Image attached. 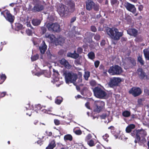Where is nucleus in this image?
I'll return each mask as SVG.
<instances>
[{"instance_id":"nucleus-1","label":"nucleus","mask_w":149,"mask_h":149,"mask_svg":"<svg viewBox=\"0 0 149 149\" xmlns=\"http://www.w3.org/2000/svg\"><path fill=\"white\" fill-rule=\"evenodd\" d=\"M107 34L113 39L118 40L123 35L122 32H119L116 28L111 29L107 28L106 30Z\"/></svg>"},{"instance_id":"nucleus-2","label":"nucleus","mask_w":149,"mask_h":149,"mask_svg":"<svg viewBox=\"0 0 149 149\" xmlns=\"http://www.w3.org/2000/svg\"><path fill=\"white\" fill-rule=\"evenodd\" d=\"M93 91L94 96L100 99H104L107 95V93L103 87H95Z\"/></svg>"},{"instance_id":"nucleus-3","label":"nucleus","mask_w":149,"mask_h":149,"mask_svg":"<svg viewBox=\"0 0 149 149\" xmlns=\"http://www.w3.org/2000/svg\"><path fill=\"white\" fill-rule=\"evenodd\" d=\"M64 74L67 84H68L70 82L73 83L74 85H76L74 82L77 78V75L76 74L70 72H65Z\"/></svg>"},{"instance_id":"nucleus-4","label":"nucleus","mask_w":149,"mask_h":149,"mask_svg":"<svg viewBox=\"0 0 149 149\" xmlns=\"http://www.w3.org/2000/svg\"><path fill=\"white\" fill-rule=\"evenodd\" d=\"M57 11L61 17L66 16L69 11L67 7L63 5H60L57 8Z\"/></svg>"},{"instance_id":"nucleus-5","label":"nucleus","mask_w":149,"mask_h":149,"mask_svg":"<svg viewBox=\"0 0 149 149\" xmlns=\"http://www.w3.org/2000/svg\"><path fill=\"white\" fill-rule=\"evenodd\" d=\"M109 72L111 75H118L121 73L123 70L118 65L111 67L109 70Z\"/></svg>"},{"instance_id":"nucleus-6","label":"nucleus","mask_w":149,"mask_h":149,"mask_svg":"<svg viewBox=\"0 0 149 149\" xmlns=\"http://www.w3.org/2000/svg\"><path fill=\"white\" fill-rule=\"evenodd\" d=\"M104 102L101 101H96L95 102L94 111L99 112L103 109L104 107Z\"/></svg>"},{"instance_id":"nucleus-7","label":"nucleus","mask_w":149,"mask_h":149,"mask_svg":"<svg viewBox=\"0 0 149 149\" xmlns=\"http://www.w3.org/2000/svg\"><path fill=\"white\" fill-rule=\"evenodd\" d=\"M132 134L133 136H136L137 139L139 140L140 136L142 137L145 136L147 135V133L143 130H135L133 133H132Z\"/></svg>"},{"instance_id":"nucleus-8","label":"nucleus","mask_w":149,"mask_h":149,"mask_svg":"<svg viewBox=\"0 0 149 149\" xmlns=\"http://www.w3.org/2000/svg\"><path fill=\"white\" fill-rule=\"evenodd\" d=\"M47 27L49 31L56 32L60 31V25L57 23H49L47 24Z\"/></svg>"},{"instance_id":"nucleus-9","label":"nucleus","mask_w":149,"mask_h":149,"mask_svg":"<svg viewBox=\"0 0 149 149\" xmlns=\"http://www.w3.org/2000/svg\"><path fill=\"white\" fill-rule=\"evenodd\" d=\"M1 14H3L6 19L9 22H12L14 19V17L12 16L10 12L8 10H6L3 12H1Z\"/></svg>"},{"instance_id":"nucleus-10","label":"nucleus","mask_w":149,"mask_h":149,"mask_svg":"<svg viewBox=\"0 0 149 149\" xmlns=\"http://www.w3.org/2000/svg\"><path fill=\"white\" fill-rule=\"evenodd\" d=\"M141 89L137 87H133L129 91V93L134 97L138 96L141 93Z\"/></svg>"},{"instance_id":"nucleus-11","label":"nucleus","mask_w":149,"mask_h":149,"mask_svg":"<svg viewBox=\"0 0 149 149\" xmlns=\"http://www.w3.org/2000/svg\"><path fill=\"white\" fill-rule=\"evenodd\" d=\"M121 80L120 78L118 77H113L110 79L109 85L111 87L117 86L120 82Z\"/></svg>"},{"instance_id":"nucleus-12","label":"nucleus","mask_w":149,"mask_h":149,"mask_svg":"<svg viewBox=\"0 0 149 149\" xmlns=\"http://www.w3.org/2000/svg\"><path fill=\"white\" fill-rule=\"evenodd\" d=\"M33 1L35 5L34 8V10L39 11L43 9V6L41 4L40 2L38 0H33Z\"/></svg>"},{"instance_id":"nucleus-13","label":"nucleus","mask_w":149,"mask_h":149,"mask_svg":"<svg viewBox=\"0 0 149 149\" xmlns=\"http://www.w3.org/2000/svg\"><path fill=\"white\" fill-rule=\"evenodd\" d=\"M35 106L36 108V109H35V111L38 110H40L43 113H48V112L49 111H52V108H50L47 110L45 109V106L41 107L40 104L36 105Z\"/></svg>"},{"instance_id":"nucleus-14","label":"nucleus","mask_w":149,"mask_h":149,"mask_svg":"<svg viewBox=\"0 0 149 149\" xmlns=\"http://www.w3.org/2000/svg\"><path fill=\"white\" fill-rule=\"evenodd\" d=\"M125 6L126 9L133 13H134L136 11V8L134 5L128 3H126Z\"/></svg>"},{"instance_id":"nucleus-15","label":"nucleus","mask_w":149,"mask_h":149,"mask_svg":"<svg viewBox=\"0 0 149 149\" xmlns=\"http://www.w3.org/2000/svg\"><path fill=\"white\" fill-rule=\"evenodd\" d=\"M120 131L119 130H118L115 134H114V136L116 139L118 138L123 140H126L127 139V137H126L123 134H120Z\"/></svg>"},{"instance_id":"nucleus-16","label":"nucleus","mask_w":149,"mask_h":149,"mask_svg":"<svg viewBox=\"0 0 149 149\" xmlns=\"http://www.w3.org/2000/svg\"><path fill=\"white\" fill-rule=\"evenodd\" d=\"M45 37L49 40L50 42L56 44V39L54 35L47 33L45 34Z\"/></svg>"},{"instance_id":"nucleus-17","label":"nucleus","mask_w":149,"mask_h":149,"mask_svg":"<svg viewBox=\"0 0 149 149\" xmlns=\"http://www.w3.org/2000/svg\"><path fill=\"white\" fill-rule=\"evenodd\" d=\"M127 33L130 36L136 37L138 33V31L134 29H130L127 30Z\"/></svg>"},{"instance_id":"nucleus-18","label":"nucleus","mask_w":149,"mask_h":149,"mask_svg":"<svg viewBox=\"0 0 149 149\" xmlns=\"http://www.w3.org/2000/svg\"><path fill=\"white\" fill-rule=\"evenodd\" d=\"M47 48V46L44 41H43L42 44L39 47V49L40 53L43 54L45 52Z\"/></svg>"},{"instance_id":"nucleus-19","label":"nucleus","mask_w":149,"mask_h":149,"mask_svg":"<svg viewBox=\"0 0 149 149\" xmlns=\"http://www.w3.org/2000/svg\"><path fill=\"white\" fill-rule=\"evenodd\" d=\"M94 6V3L92 1L88 0L86 2V8L89 10H91Z\"/></svg>"},{"instance_id":"nucleus-20","label":"nucleus","mask_w":149,"mask_h":149,"mask_svg":"<svg viewBox=\"0 0 149 149\" xmlns=\"http://www.w3.org/2000/svg\"><path fill=\"white\" fill-rule=\"evenodd\" d=\"M60 63L64 65L67 68L69 69L71 68V66L64 59H62L59 61Z\"/></svg>"},{"instance_id":"nucleus-21","label":"nucleus","mask_w":149,"mask_h":149,"mask_svg":"<svg viewBox=\"0 0 149 149\" xmlns=\"http://www.w3.org/2000/svg\"><path fill=\"white\" fill-rule=\"evenodd\" d=\"M101 117L102 119H107V121L106 120L104 121V122L106 123H108L110 122L111 120V118L110 117L108 116L106 114H103L101 116Z\"/></svg>"},{"instance_id":"nucleus-22","label":"nucleus","mask_w":149,"mask_h":149,"mask_svg":"<svg viewBox=\"0 0 149 149\" xmlns=\"http://www.w3.org/2000/svg\"><path fill=\"white\" fill-rule=\"evenodd\" d=\"M137 73L140 77L143 78L145 76V74L141 68H139L137 70Z\"/></svg>"},{"instance_id":"nucleus-23","label":"nucleus","mask_w":149,"mask_h":149,"mask_svg":"<svg viewBox=\"0 0 149 149\" xmlns=\"http://www.w3.org/2000/svg\"><path fill=\"white\" fill-rule=\"evenodd\" d=\"M135 127V125L133 124H131L128 126L126 129V132L127 133L130 132L132 130L134 129Z\"/></svg>"},{"instance_id":"nucleus-24","label":"nucleus","mask_w":149,"mask_h":149,"mask_svg":"<svg viewBox=\"0 0 149 149\" xmlns=\"http://www.w3.org/2000/svg\"><path fill=\"white\" fill-rule=\"evenodd\" d=\"M56 146L54 141H53L49 143V146L46 148V149H53Z\"/></svg>"},{"instance_id":"nucleus-25","label":"nucleus","mask_w":149,"mask_h":149,"mask_svg":"<svg viewBox=\"0 0 149 149\" xmlns=\"http://www.w3.org/2000/svg\"><path fill=\"white\" fill-rule=\"evenodd\" d=\"M144 54L146 59L149 60V49H146L143 50Z\"/></svg>"},{"instance_id":"nucleus-26","label":"nucleus","mask_w":149,"mask_h":149,"mask_svg":"<svg viewBox=\"0 0 149 149\" xmlns=\"http://www.w3.org/2000/svg\"><path fill=\"white\" fill-rule=\"evenodd\" d=\"M67 56L68 57L76 58L78 57L79 55L78 54L75 53L72 54L71 53H68L67 54Z\"/></svg>"},{"instance_id":"nucleus-27","label":"nucleus","mask_w":149,"mask_h":149,"mask_svg":"<svg viewBox=\"0 0 149 149\" xmlns=\"http://www.w3.org/2000/svg\"><path fill=\"white\" fill-rule=\"evenodd\" d=\"M40 22V20L37 19H33L32 21V23L34 26H37L39 25Z\"/></svg>"},{"instance_id":"nucleus-28","label":"nucleus","mask_w":149,"mask_h":149,"mask_svg":"<svg viewBox=\"0 0 149 149\" xmlns=\"http://www.w3.org/2000/svg\"><path fill=\"white\" fill-rule=\"evenodd\" d=\"M64 139L65 141L69 140L70 141H71L72 140V137L70 134H67L65 136Z\"/></svg>"},{"instance_id":"nucleus-29","label":"nucleus","mask_w":149,"mask_h":149,"mask_svg":"<svg viewBox=\"0 0 149 149\" xmlns=\"http://www.w3.org/2000/svg\"><path fill=\"white\" fill-rule=\"evenodd\" d=\"M64 39L62 37H60L57 39H56V45L57 43L59 44H61V43H63L64 42Z\"/></svg>"},{"instance_id":"nucleus-30","label":"nucleus","mask_w":149,"mask_h":149,"mask_svg":"<svg viewBox=\"0 0 149 149\" xmlns=\"http://www.w3.org/2000/svg\"><path fill=\"white\" fill-rule=\"evenodd\" d=\"M25 107L26 109V110H33L34 109L33 105H31L30 103H29L28 104H26Z\"/></svg>"},{"instance_id":"nucleus-31","label":"nucleus","mask_w":149,"mask_h":149,"mask_svg":"<svg viewBox=\"0 0 149 149\" xmlns=\"http://www.w3.org/2000/svg\"><path fill=\"white\" fill-rule=\"evenodd\" d=\"M63 100V98L62 97H57L55 99V102L56 104H60Z\"/></svg>"},{"instance_id":"nucleus-32","label":"nucleus","mask_w":149,"mask_h":149,"mask_svg":"<svg viewBox=\"0 0 149 149\" xmlns=\"http://www.w3.org/2000/svg\"><path fill=\"white\" fill-rule=\"evenodd\" d=\"M6 78V75L4 74L0 75V84H2L5 81Z\"/></svg>"},{"instance_id":"nucleus-33","label":"nucleus","mask_w":149,"mask_h":149,"mask_svg":"<svg viewBox=\"0 0 149 149\" xmlns=\"http://www.w3.org/2000/svg\"><path fill=\"white\" fill-rule=\"evenodd\" d=\"M67 5L70 7V8L72 9V11H73L74 9V4L72 1H70L68 3Z\"/></svg>"},{"instance_id":"nucleus-34","label":"nucleus","mask_w":149,"mask_h":149,"mask_svg":"<svg viewBox=\"0 0 149 149\" xmlns=\"http://www.w3.org/2000/svg\"><path fill=\"white\" fill-rule=\"evenodd\" d=\"M74 132L77 135H80L82 134V132L79 129H77L75 128L73 129Z\"/></svg>"},{"instance_id":"nucleus-35","label":"nucleus","mask_w":149,"mask_h":149,"mask_svg":"<svg viewBox=\"0 0 149 149\" xmlns=\"http://www.w3.org/2000/svg\"><path fill=\"white\" fill-rule=\"evenodd\" d=\"M130 112L127 111H125L123 112V115L125 117H128L130 116Z\"/></svg>"},{"instance_id":"nucleus-36","label":"nucleus","mask_w":149,"mask_h":149,"mask_svg":"<svg viewBox=\"0 0 149 149\" xmlns=\"http://www.w3.org/2000/svg\"><path fill=\"white\" fill-rule=\"evenodd\" d=\"M90 72H85L84 74V77L86 80L88 79V78L90 76Z\"/></svg>"},{"instance_id":"nucleus-37","label":"nucleus","mask_w":149,"mask_h":149,"mask_svg":"<svg viewBox=\"0 0 149 149\" xmlns=\"http://www.w3.org/2000/svg\"><path fill=\"white\" fill-rule=\"evenodd\" d=\"M88 144L90 146H94L95 143L93 139H91L89 141H88Z\"/></svg>"},{"instance_id":"nucleus-38","label":"nucleus","mask_w":149,"mask_h":149,"mask_svg":"<svg viewBox=\"0 0 149 149\" xmlns=\"http://www.w3.org/2000/svg\"><path fill=\"white\" fill-rule=\"evenodd\" d=\"M89 58L91 59H93L94 58L95 55L94 53L93 52L89 53L88 54Z\"/></svg>"},{"instance_id":"nucleus-39","label":"nucleus","mask_w":149,"mask_h":149,"mask_svg":"<svg viewBox=\"0 0 149 149\" xmlns=\"http://www.w3.org/2000/svg\"><path fill=\"white\" fill-rule=\"evenodd\" d=\"M38 58V55L36 54L35 55L32 56L31 57V59L32 61H34L37 60Z\"/></svg>"},{"instance_id":"nucleus-40","label":"nucleus","mask_w":149,"mask_h":149,"mask_svg":"<svg viewBox=\"0 0 149 149\" xmlns=\"http://www.w3.org/2000/svg\"><path fill=\"white\" fill-rule=\"evenodd\" d=\"M137 140L139 141V143H140V145H141L142 144H143L146 142V139L144 138H143L141 140H140V139L139 140H138L137 139Z\"/></svg>"},{"instance_id":"nucleus-41","label":"nucleus","mask_w":149,"mask_h":149,"mask_svg":"<svg viewBox=\"0 0 149 149\" xmlns=\"http://www.w3.org/2000/svg\"><path fill=\"white\" fill-rule=\"evenodd\" d=\"M138 60L141 64H143V61L142 60V56H139L138 58Z\"/></svg>"},{"instance_id":"nucleus-42","label":"nucleus","mask_w":149,"mask_h":149,"mask_svg":"<svg viewBox=\"0 0 149 149\" xmlns=\"http://www.w3.org/2000/svg\"><path fill=\"white\" fill-rule=\"evenodd\" d=\"M92 138V136L91 134H88L86 136L85 138V140L88 141Z\"/></svg>"},{"instance_id":"nucleus-43","label":"nucleus","mask_w":149,"mask_h":149,"mask_svg":"<svg viewBox=\"0 0 149 149\" xmlns=\"http://www.w3.org/2000/svg\"><path fill=\"white\" fill-rule=\"evenodd\" d=\"M109 137V136L107 134H106L102 136V137L104 139V140L106 141H108V140L107 139Z\"/></svg>"},{"instance_id":"nucleus-44","label":"nucleus","mask_w":149,"mask_h":149,"mask_svg":"<svg viewBox=\"0 0 149 149\" xmlns=\"http://www.w3.org/2000/svg\"><path fill=\"white\" fill-rule=\"evenodd\" d=\"M26 33L29 36L31 35L32 34V31L30 29L27 30H26Z\"/></svg>"},{"instance_id":"nucleus-45","label":"nucleus","mask_w":149,"mask_h":149,"mask_svg":"<svg viewBox=\"0 0 149 149\" xmlns=\"http://www.w3.org/2000/svg\"><path fill=\"white\" fill-rule=\"evenodd\" d=\"M16 26L17 28L18 29H21L22 27V25L19 24H18L16 25Z\"/></svg>"},{"instance_id":"nucleus-46","label":"nucleus","mask_w":149,"mask_h":149,"mask_svg":"<svg viewBox=\"0 0 149 149\" xmlns=\"http://www.w3.org/2000/svg\"><path fill=\"white\" fill-rule=\"evenodd\" d=\"M91 85L92 86H95L96 84V82L95 80H92L90 82Z\"/></svg>"},{"instance_id":"nucleus-47","label":"nucleus","mask_w":149,"mask_h":149,"mask_svg":"<svg viewBox=\"0 0 149 149\" xmlns=\"http://www.w3.org/2000/svg\"><path fill=\"white\" fill-rule=\"evenodd\" d=\"M100 38V36L98 34H96L95 35L94 38L97 40H99Z\"/></svg>"},{"instance_id":"nucleus-48","label":"nucleus","mask_w":149,"mask_h":149,"mask_svg":"<svg viewBox=\"0 0 149 149\" xmlns=\"http://www.w3.org/2000/svg\"><path fill=\"white\" fill-rule=\"evenodd\" d=\"M100 62L99 61H96L95 62V66L96 68H97L99 65Z\"/></svg>"},{"instance_id":"nucleus-49","label":"nucleus","mask_w":149,"mask_h":149,"mask_svg":"<svg viewBox=\"0 0 149 149\" xmlns=\"http://www.w3.org/2000/svg\"><path fill=\"white\" fill-rule=\"evenodd\" d=\"M54 123L56 125H58L60 123L59 120L56 119L54 120Z\"/></svg>"},{"instance_id":"nucleus-50","label":"nucleus","mask_w":149,"mask_h":149,"mask_svg":"<svg viewBox=\"0 0 149 149\" xmlns=\"http://www.w3.org/2000/svg\"><path fill=\"white\" fill-rule=\"evenodd\" d=\"M91 30L93 32H95L96 31L97 29L94 26H92L91 27Z\"/></svg>"},{"instance_id":"nucleus-51","label":"nucleus","mask_w":149,"mask_h":149,"mask_svg":"<svg viewBox=\"0 0 149 149\" xmlns=\"http://www.w3.org/2000/svg\"><path fill=\"white\" fill-rule=\"evenodd\" d=\"M144 91L146 95H149V90L147 88H145L144 89Z\"/></svg>"},{"instance_id":"nucleus-52","label":"nucleus","mask_w":149,"mask_h":149,"mask_svg":"<svg viewBox=\"0 0 149 149\" xmlns=\"http://www.w3.org/2000/svg\"><path fill=\"white\" fill-rule=\"evenodd\" d=\"M77 51L78 53H80L82 52V49L80 47H79L78 48Z\"/></svg>"},{"instance_id":"nucleus-53","label":"nucleus","mask_w":149,"mask_h":149,"mask_svg":"<svg viewBox=\"0 0 149 149\" xmlns=\"http://www.w3.org/2000/svg\"><path fill=\"white\" fill-rule=\"evenodd\" d=\"M6 92H2L0 93V97H3L6 95Z\"/></svg>"},{"instance_id":"nucleus-54","label":"nucleus","mask_w":149,"mask_h":149,"mask_svg":"<svg viewBox=\"0 0 149 149\" xmlns=\"http://www.w3.org/2000/svg\"><path fill=\"white\" fill-rule=\"evenodd\" d=\"M93 7H94V9L95 10H98V9H99L98 6H97V5H95L94 4V6Z\"/></svg>"},{"instance_id":"nucleus-55","label":"nucleus","mask_w":149,"mask_h":149,"mask_svg":"<svg viewBox=\"0 0 149 149\" xmlns=\"http://www.w3.org/2000/svg\"><path fill=\"white\" fill-rule=\"evenodd\" d=\"M34 72L35 73V75L38 76H40L42 74V73L41 72H36L35 71H34Z\"/></svg>"},{"instance_id":"nucleus-56","label":"nucleus","mask_w":149,"mask_h":149,"mask_svg":"<svg viewBox=\"0 0 149 149\" xmlns=\"http://www.w3.org/2000/svg\"><path fill=\"white\" fill-rule=\"evenodd\" d=\"M143 8V6H142L141 5H140L139 6V8H138L139 10V11H141L142 10Z\"/></svg>"},{"instance_id":"nucleus-57","label":"nucleus","mask_w":149,"mask_h":149,"mask_svg":"<svg viewBox=\"0 0 149 149\" xmlns=\"http://www.w3.org/2000/svg\"><path fill=\"white\" fill-rule=\"evenodd\" d=\"M59 80V79L58 78L56 77L55 79H54L53 81H52V82H53V83H55L57 81Z\"/></svg>"},{"instance_id":"nucleus-58","label":"nucleus","mask_w":149,"mask_h":149,"mask_svg":"<svg viewBox=\"0 0 149 149\" xmlns=\"http://www.w3.org/2000/svg\"><path fill=\"white\" fill-rule=\"evenodd\" d=\"M38 40V39H37L36 38H35L33 40V43L34 45H36L37 43V42H36V41Z\"/></svg>"},{"instance_id":"nucleus-59","label":"nucleus","mask_w":149,"mask_h":149,"mask_svg":"<svg viewBox=\"0 0 149 149\" xmlns=\"http://www.w3.org/2000/svg\"><path fill=\"white\" fill-rule=\"evenodd\" d=\"M85 106H86V107L88 109H90V106H89V103H88V102H87L86 103V104H85Z\"/></svg>"},{"instance_id":"nucleus-60","label":"nucleus","mask_w":149,"mask_h":149,"mask_svg":"<svg viewBox=\"0 0 149 149\" xmlns=\"http://www.w3.org/2000/svg\"><path fill=\"white\" fill-rule=\"evenodd\" d=\"M105 41L104 40H102L100 44H101V45L103 46L105 45Z\"/></svg>"},{"instance_id":"nucleus-61","label":"nucleus","mask_w":149,"mask_h":149,"mask_svg":"<svg viewBox=\"0 0 149 149\" xmlns=\"http://www.w3.org/2000/svg\"><path fill=\"white\" fill-rule=\"evenodd\" d=\"M142 102V100L141 99H139L138 101V103L140 105L141 104Z\"/></svg>"},{"instance_id":"nucleus-62","label":"nucleus","mask_w":149,"mask_h":149,"mask_svg":"<svg viewBox=\"0 0 149 149\" xmlns=\"http://www.w3.org/2000/svg\"><path fill=\"white\" fill-rule=\"evenodd\" d=\"M117 2V0H112L111 3L112 4H114L115 3H116Z\"/></svg>"},{"instance_id":"nucleus-63","label":"nucleus","mask_w":149,"mask_h":149,"mask_svg":"<svg viewBox=\"0 0 149 149\" xmlns=\"http://www.w3.org/2000/svg\"><path fill=\"white\" fill-rule=\"evenodd\" d=\"M76 20V18L75 17H74L71 20V22H74Z\"/></svg>"},{"instance_id":"nucleus-64","label":"nucleus","mask_w":149,"mask_h":149,"mask_svg":"<svg viewBox=\"0 0 149 149\" xmlns=\"http://www.w3.org/2000/svg\"><path fill=\"white\" fill-rule=\"evenodd\" d=\"M81 96L80 95H78L77 96L75 97L76 99H78L79 98H80L81 97Z\"/></svg>"}]
</instances>
